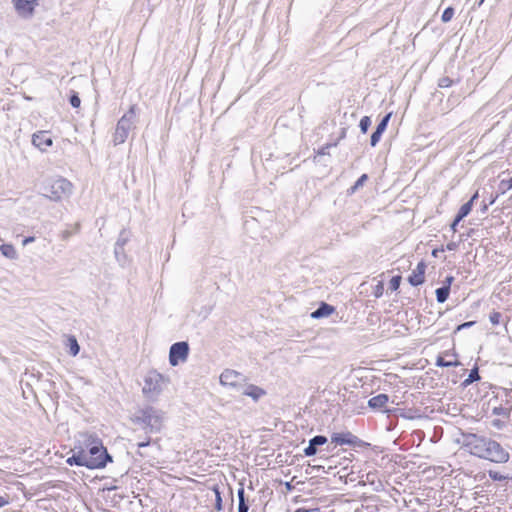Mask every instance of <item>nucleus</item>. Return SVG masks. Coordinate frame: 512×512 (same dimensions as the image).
Returning <instances> with one entry per match:
<instances>
[{"label": "nucleus", "instance_id": "obj_1", "mask_svg": "<svg viewBox=\"0 0 512 512\" xmlns=\"http://www.w3.org/2000/svg\"><path fill=\"white\" fill-rule=\"evenodd\" d=\"M461 443L471 455L494 463H506L510 457L500 443L485 436L463 433Z\"/></svg>", "mask_w": 512, "mask_h": 512}, {"label": "nucleus", "instance_id": "obj_2", "mask_svg": "<svg viewBox=\"0 0 512 512\" xmlns=\"http://www.w3.org/2000/svg\"><path fill=\"white\" fill-rule=\"evenodd\" d=\"M165 419V412L150 404L139 406L130 417L131 422L141 427L145 434L161 432Z\"/></svg>", "mask_w": 512, "mask_h": 512}, {"label": "nucleus", "instance_id": "obj_3", "mask_svg": "<svg viewBox=\"0 0 512 512\" xmlns=\"http://www.w3.org/2000/svg\"><path fill=\"white\" fill-rule=\"evenodd\" d=\"M82 440H79V445L76 448L86 450V457L88 460L105 462V466L113 461L112 456L108 453L107 449L103 446L102 440L92 433L81 434Z\"/></svg>", "mask_w": 512, "mask_h": 512}, {"label": "nucleus", "instance_id": "obj_4", "mask_svg": "<svg viewBox=\"0 0 512 512\" xmlns=\"http://www.w3.org/2000/svg\"><path fill=\"white\" fill-rule=\"evenodd\" d=\"M73 185L65 178L49 180L43 186V196L52 201H60L72 194Z\"/></svg>", "mask_w": 512, "mask_h": 512}, {"label": "nucleus", "instance_id": "obj_5", "mask_svg": "<svg viewBox=\"0 0 512 512\" xmlns=\"http://www.w3.org/2000/svg\"><path fill=\"white\" fill-rule=\"evenodd\" d=\"M136 106L132 105L130 109L119 119L113 136L115 146L123 144L128 138L129 132L134 127L136 117Z\"/></svg>", "mask_w": 512, "mask_h": 512}, {"label": "nucleus", "instance_id": "obj_6", "mask_svg": "<svg viewBox=\"0 0 512 512\" xmlns=\"http://www.w3.org/2000/svg\"><path fill=\"white\" fill-rule=\"evenodd\" d=\"M167 381L168 379L156 370L148 371L144 378V386L142 388L144 396L149 399L156 398L162 392L163 383Z\"/></svg>", "mask_w": 512, "mask_h": 512}, {"label": "nucleus", "instance_id": "obj_7", "mask_svg": "<svg viewBox=\"0 0 512 512\" xmlns=\"http://www.w3.org/2000/svg\"><path fill=\"white\" fill-rule=\"evenodd\" d=\"M72 456L68 457L66 463L70 466L86 467L88 469H102L105 468V462L88 460L86 457V450H80V448H74Z\"/></svg>", "mask_w": 512, "mask_h": 512}, {"label": "nucleus", "instance_id": "obj_8", "mask_svg": "<svg viewBox=\"0 0 512 512\" xmlns=\"http://www.w3.org/2000/svg\"><path fill=\"white\" fill-rule=\"evenodd\" d=\"M189 355V344L186 341L176 342L171 345L169 350V363L171 366H177L180 362H185Z\"/></svg>", "mask_w": 512, "mask_h": 512}, {"label": "nucleus", "instance_id": "obj_9", "mask_svg": "<svg viewBox=\"0 0 512 512\" xmlns=\"http://www.w3.org/2000/svg\"><path fill=\"white\" fill-rule=\"evenodd\" d=\"M331 442L335 445H349L353 447H362L365 443L353 433L347 431L342 433H333Z\"/></svg>", "mask_w": 512, "mask_h": 512}, {"label": "nucleus", "instance_id": "obj_10", "mask_svg": "<svg viewBox=\"0 0 512 512\" xmlns=\"http://www.w3.org/2000/svg\"><path fill=\"white\" fill-rule=\"evenodd\" d=\"M17 13L24 18H29L33 15L35 7L38 5V0H13Z\"/></svg>", "mask_w": 512, "mask_h": 512}, {"label": "nucleus", "instance_id": "obj_11", "mask_svg": "<svg viewBox=\"0 0 512 512\" xmlns=\"http://www.w3.org/2000/svg\"><path fill=\"white\" fill-rule=\"evenodd\" d=\"M426 267V263L423 260L417 264L416 268L408 277V282L411 286L417 287L424 283Z\"/></svg>", "mask_w": 512, "mask_h": 512}, {"label": "nucleus", "instance_id": "obj_12", "mask_svg": "<svg viewBox=\"0 0 512 512\" xmlns=\"http://www.w3.org/2000/svg\"><path fill=\"white\" fill-rule=\"evenodd\" d=\"M390 118H391V113H388L386 114L381 120L380 122L378 123V125L376 126V129L375 131L372 133L371 135V138H370V145L372 147H375L380 139H381V136L382 134L385 132V130L387 129V126H388V123L390 121Z\"/></svg>", "mask_w": 512, "mask_h": 512}, {"label": "nucleus", "instance_id": "obj_13", "mask_svg": "<svg viewBox=\"0 0 512 512\" xmlns=\"http://www.w3.org/2000/svg\"><path fill=\"white\" fill-rule=\"evenodd\" d=\"M32 144L42 151L52 146L53 140L46 131H39L32 136Z\"/></svg>", "mask_w": 512, "mask_h": 512}, {"label": "nucleus", "instance_id": "obj_14", "mask_svg": "<svg viewBox=\"0 0 512 512\" xmlns=\"http://www.w3.org/2000/svg\"><path fill=\"white\" fill-rule=\"evenodd\" d=\"M243 378L242 374L231 369L224 370L220 375V383L225 386H236Z\"/></svg>", "mask_w": 512, "mask_h": 512}, {"label": "nucleus", "instance_id": "obj_15", "mask_svg": "<svg viewBox=\"0 0 512 512\" xmlns=\"http://www.w3.org/2000/svg\"><path fill=\"white\" fill-rule=\"evenodd\" d=\"M327 443V437L324 435H316L308 442V446L304 449V455L311 457L317 454V447Z\"/></svg>", "mask_w": 512, "mask_h": 512}, {"label": "nucleus", "instance_id": "obj_16", "mask_svg": "<svg viewBox=\"0 0 512 512\" xmlns=\"http://www.w3.org/2000/svg\"><path fill=\"white\" fill-rule=\"evenodd\" d=\"M335 311V308L325 302H321L319 307L311 313L313 319H320L331 315Z\"/></svg>", "mask_w": 512, "mask_h": 512}, {"label": "nucleus", "instance_id": "obj_17", "mask_svg": "<svg viewBox=\"0 0 512 512\" xmlns=\"http://www.w3.org/2000/svg\"><path fill=\"white\" fill-rule=\"evenodd\" d=\"M389 401V396L387 394L381 393L378 394L368 400V406L371 409L378 410L383 408Z\"/></svg>", "mask_w": 512, "mask_h": 512}, {"label": "nucleus", "instance_id": "obj_18", "mask_svg": "<svg viewBox=\"0 0 512 512\" xmlns=\"http://www.w3.org/2000/svg\"><path fill=\"white\" fill-rule=\"evenodd\" d=\"M237 497H238V509H237V512H248L249 504H248V500L245 497V490H244V487L242 485H241V487L237 491Z\"/></svg>", "mask_w": 512, "mask_h": 512}, {"label": "nucleus", "instance_id": "obj_19", "mask_svg": "<svg viewBox=\"0 0 512 512\" xmlns=\"http://www.w3.org/2000/svg\"><path fill=\"white\" fill-rule=\"evenodd\" d=\"M244 395L251 397L253 400L257 401L262 395L265 394V391L255 385H249L243 392Z\"/></svg>", "mask_w": 512, "mask_h": 512}, {"label": "nucleus", "instance_id": "obj_20", "mask_svg": "<svg viewBox=\"0 0 512 512\" xmlns=\"http://www.w3.org/2000/svg\"><path fill=\"white\" fill-rule=\"evenodd\" d=\"M0 251L4 257L11 260L16 259L18 256L17 251L12 244H2L0 246Z\"/></svg>", "mask_w": 512, "mask_h": 512}, {"label": "nucleus", "instance_id": "obj_21", "mask_svg": "<svg viewBox=\"0 0 512 512\" xmlns=\"http://www.w3.org/2000/svg\"><path fill=\"white\" fill-rule=\"evenodd\" d=\"M492 414L509 418L511 414V406L507 407L502 404L494 405L492 407Z\"/></svg>", "mask_w": 512, "mask_h": 512}, {"label": "nucleus", "instance_id": "obj_22", "mask_svg": "<svg viewBox=\"0 0 512 512\" xmlns=\"http://www.w3.org/2000/svg\"><path fill=\"white\" fill-rule=\"evenodd\" d=\"M67 347L69 348V353L72 356H76L80 352V345H79L76 337L73 336V335H70L68 337V339H67Z\"/></svg>", "mask_w": 512, "mask_h": 512}, {"label": "nucleus", "instance_id": "obj_23", "mask_svg": "<svg viewBox=\"0 0 512 512\" xmlns=\"http://www.w3.org/2000/svg\"><path fill=\"white\" fill-rule=\"evenodd\" d=\"M472 210V201L464 203L456 215V222L463 220Z\"/></svg>", "mask_w": 512, "mask_h": 512}, {"label": "nucleus", "instance_id": "obj_24", "mask_svg": "<svg viewBox=\"0 0 512 512\" xmlns=\"http://www.w3.org/2000/svg\"><path fill=\"white\" fill-rule=\"evenodd\" d=\"M479 380H480V375H479L478 367H474L473 369L470 370L468 377L462 382V386L467 387L470 384H472L473 382H476Z\"/></svg>", "mask_w": 512, "mask_h": 512}, {"label": "nucleus", "instance_id": "obj_25", "mask_svg": "<svg viewBox=\"0 0 512 512\" xmlns=\"http://www.w3.org/2000/svg\"><path fill=\"white\" fill-rule=\"evenodd\" d=\"M435 293L437 302L444 303L449 297L450 288H448L447 286H441L436 289Z\"/></svg>", "mask_w": 512, "mask_h": 512}, {"label": "nucleus", "instance_id": "obj_26", "mask_svg": "<svg viewBox=\"0 0 512 512\" xmlns=\"http://www.w3.org/2000/svg\"><path fill=\"white\" fill-rule=\"evenodd\" d=\"M460 363L457 359L445 360L443 357L438 356L436 360V366L438 367H457Z\"/></svg>", "mask_w": 512, "mask_h": 512}, {"label": "nucleus", "instance_id": "obj_27", "mask_svg": "<svg viewBox=\"0 0 512 512\" xmlns=\"http://www.w3.org/2000/svg\"><path fill=\"white\" fill-rule=\"evenodd\" d=\"M114 254H115V258L118 261V263L122 266L125 265V263L127 261V255L124 252V248L115 246Z\"/></svg>", "mask_w": 512, "mask_h": 512}, {"label": "nucleus", "instance_id": "obj_28", "mask_svg": "<svg viewBox=\"0 0 512 512\" xmlns=\"http://www.w3.org/2000/svg\"><path fill=\"white\" fill-rule=\"evenodd\" d=\"M368 179V176L367 174H363L361 175L358 180L354 183L353 186H351L349 189H348V194H354L360 187H362L364 185V183L367 181Z\"/></svg>", "mask_w": 512, "mask_h": 512}, {"label": "nucleus", "instance_id": "obj_29", "mask_svg": "<svg viewBox=\"0 0 512 512\" xmlns=\"http://www.w3.org/2000/svg\"><path fill=\"white\" fill-rule=\"evenodd\" d=\"M129 241V233L126 230H121L118 239L115 243V246L123 247L126 245V243Z\"/></svg>", "mask_w": 512, "mask_h": 512}, {"label": "nucleus", "instance_id": "obj_30", "mask_svg": "<svg viewBox=\"0 0 512 512\" xmlns=\"http://www.w3.org/2000/svg\"><path fill=\"white\" fill-rule=\"evenodd\" d=\"M454 8L453 7H447L443 13H442V16H441V20L443 23H447L449 21H451V19L453 18L454 16Z\"/></svg>", "mask_w": 512, "mask_h": 512}, {"label": "nucleus", "instance_id": "obj_31", "mask_svg": "<svg viewBox=\"0 0 512 512\" xmlns=\"http://www.w3.org/2000/svg\"><path fill=\"white\" fill-rule=\"evenodd\" d=\"M371 125V119L368 116H363L360 120L359 127L363 134L367 133Z\"/></svg>", "mask_w": 512, "mask_h": 512}, {"label": "nucleus", "instance_id": "obj_32", "mask_svg": "<svg viewBox=\"0 0 512 512\" xmlns=\"http://www.w3.org/2000/svg\"><path fill=\"white\" fill-rule=\"evenodd\" d=\"M401 276L400 275H396V276H393L391 279H390V282H389V289L391 291H396L399 289L400 287V283H401Z\"/></svg>", "mask_w": 512, "mask_h": 512}, {"label": "nucleus", "instance_id": "obj_33", "mask_svg": "<svg viewBox=\"0 0 512 512\" xmlns=\"http://www.w3.org/2000/svg\"><path fill=\"white\" fill-rule=\"evenodd\" d=\"M69 103L73 108H79L81 104L80 97L77 92L72 91L69 97Z\"/></svg>", "mask_w": 512, "mask_h": 512}, {"label": "nucleus", "instance_id": "obj_34", "mask_svg": "<svg viewBox=\"0 0 512 512\" xmlns=\"http://www.w3.org/2000/svg\"><path fill=\"white\" fill-rule=\"evenodd\" d=\"M337 145H338V141H335L333 143H327L326 145H324L317 151V155H319V156L329 155V149L331 147H336Z\"/></svg>", "mask_w": 512, "mask_h": 512}, {"label": "nucleus", "instance_id": "obj_35", "mask_svg": "<svg viewBox=\"0 0 512 512\" xmlns=\"http://www.w3.org/2000/svg\"><path fill=\"white\" fill-rule=\"evenodd\" d=\"M453 83H454V81L451 78H449L448 76L441 77L438 80V86L440 88H448V87L452 86Z\"/></svg>", "mask_w": 512, "mask_h": 512}, {"label": "nucleus", "instance_id": "obj_36", "mask_svg": "<svg viewBox=\"0 0 512 512\" xmlns=\"http://www.w3.org/2000/svg\"><path fill=\"white\" fill-rule=\"evenodd\" d=\"M501 318H502V314L497 311H493L489 315V320L493 325H498L500 323Z\"/></svg>", "mask_w": 512, "mask_h": 512}, {"label": "nucleus", "instance_id": "obj_37", "mask_svg": "<svg viewBox=\"0 0 512 512\" xmlns=\"http://www.w3.org/2000/svg\"><path fill=\"white\" fill-rule=\"evenodd\" d=\"M488 475L494 481H502V480H506L508 478L507 476H504L494 470H489Z\"/></svg>", "mask_w": 512, "mask_h": 512}, {"label": "nucleus", "instance_id": "obj_38", "mask_svg": "<svg viewBox=\"0 0 512 512\" xmlns=\"http://www.w3.org/2000/svg\"><path fill=\"white\" fill-rule=\"evenodd\" d=\"M214 491H215V496H216V498H215V509L217 511H221L222 508H223L221 494H220L218 488H215Z\"/></svg>", "mask_w": 512, "mask_h": 512}, {"label": "nucleus", "instance_id": "obj_39", "mask_svg": "<svg viewBox=\"0 0 512 512\" xmlns=\"http://www.w3.org/2000/svg\"><path fill=\"white\" fill-rule=\"evenodd\" d=\"M383 292H384V285L382 282H378V284L374 288L373 295L376 298H380L383 295Z\"/></svg>", "mask_w": 512, "mask_h": 512}, {"label": "nucleus", "instance_id": "obj_40", "mask_svg": "<svg viewBox=\"0 0 512 512\" xmlns=\"http://www.w3.org/2000/svg\"><path fill=\"white\" fill-rule=\"evenodd\" d=\"M476 322L475 321H468V322H464L460 325L457 326L456 328V331H460L462 329H466V328H470L472 327Z\"/></svg>", "mask_w": 512, "mask_h": 512}, {"label": "nucleus", "instance_id": "obj_41", "mask_svg": "<svg viewBox=\"0 0 512 512\" xmlns=\"http://www.w3.org/2000/svg\"><path fill=\"white\" fill-rule=\"evenodd\" d=\"M453 281H454V277L453 276H447L445 278V281H444L442 286H447L448 288H450Z\"/></svg>", "mask_w": 512, "mask_h": 512}, {"label": "nucleus", "instance_id": "obj_42", "mask_svg": "<svg viewBox=\"0 0 512 512\" xmlns=\"http://www.w3.org/2000/svg\"><path fill=\"white\" fill-rule=\"evenodd\" d=\"M150 443H151V439L148 437L145 441L137 443V447L138 448H144V447L149 446Z\"/></svg>", "mask_w": 512, "mask_h": 512}, {"label": "nucleus", "instance_id": "obj_43", "mask_svg": "<svg viewBox=\"0 0 512 512\" xmlns=\"http://www.w3.org/2000/svg\"><path fill=\"white\" fill-rule=\"evenodd\" d=\"M492 426L501 429L504 426V423L499 419H495L492 421Z\"/></svg>", "mask_w": 512, "mask_h": 512}, {"label": "nucleus", "instance_id": "obj_44", "mask_svg": "<svg viewBox=\"0 0 512 512\" xmlns=\"http://www.w3.org/2000/svg\"><path fill=\"white\" fill-rule=\"evenodd\" d=\"M294 512H320V511L318 508H311V509L298 508Z\"/></svg>", "mask_w": 512, "mask_h": 512}, {"label": "nucleus", "instance_id": "obj_45", "mask_svg": "<svg viewBox=\"0 0 512 512\" xmlns=\"http://www.w3.org/2000/svg\"><path fill=\"white\" fill-rule=\"evenodd\" d=\"M458 247V244L455 243V242H449L447 245H446V249L449 250V251H454L456 250Z\"/></svg>", "mask_w": 512, "mask_h": 512}, {"label": "nucleus", "instance_id": "obj_46", "mask_svg": "<svg viewBox=\"0 0 512 512\" xmlns=\"http://www.w3.org/2000/svg\"><path fill=\"white\" fill-rule=\"evenodd\" d=\"M9 504V498L0 496V509Z\"/></svg>", "mask_w": 512, "mask_h": 512}, {"label": "nucleus", "instance_id": "obj_47", "mask_svg": "<svg viewBox=\"0 0 512 512\" xmlns=\"http://www.w3.org/2000/svg\"><path fill=\"white\" fill-rule=\"evenodd\" d=\"M34 241V237H26L24 240H23V245H26L30 242H33Z\"/></svg>", "mask_w": 512, "mask_h": 512}, {"label": "nucleus", "instance_id": "obj_48", "mask_svg": "<svg viewBox=\"0 0 512 512\" xmlns=\"http://www.w3.org/2000/svg\"><path fill=\"white\" fill-rule=\"evenodd\" d=\"M285 488L287 491H292L294 486L291 484V482H286L285 483Z\"/></svg>", "mask_w": 512, "mask_h": 512}, {"label": "nucleus", "instance_id": "obj_49", "mask_svg": "<svg viewBox=\"0 0 512 512\" xmlns=\"http://www.w3.org/2000/svg\"><path fill=\"white\" fill-rule=\"evenodd\" d=\"M459 224V222H456V218L453 220L452 224H451V229L455 232L456 231V227L457 225Z\"/></svg>", "mask_w": 512, "mask_h": 512}, {"label": "nucleus", "instance_id": "obj_50", "mask_svg": "<svg viewBox=\"0 0 512 512\" xmlns=\"http://www.w3.org/2000/svg\"><path fill=\"white\" fill-rule=\"evenodd\" d=\"M479 197L478 195V192L474 193V195L471 197V199L469 201H472V204L474 203L475 200H477Z\"/></svg>", "mask_w": 512, "mask_h": 512}, {"label": "nucleus", "instance_id": "obj_51", "mask_svg": "<svg viewBox=\"0 0 512 512\" xmlns=\"http://www.w3.org/2000/svg\"><path fill=\"white\" fill-rule=\"evenodd\" d=\"M443 251H444V249L442 248V249H441V252H443ZM439 252H440V250H438V249H434V250L432 251V255H433L434 257H437Z\"/></svg>", "mask_w": 512, "mask_h": 512}, {"label": "nucleus", "instance_id": "obj_52", "mask_svg": "<svg viewBox=\"0 0 512 512\" xmlns=\"http://www.w3.org/2000/svg\"><path fill=\"white\" fill-rule=\"evenodd\" d=\"M345 136H346V129L343 128L342 131H341L340 139L345 138Z\"/></svg>", "mask_w": 512, "mask_h": 512}, {"label": "nucleus", "instance_id": "obj_53", "mask_svg": "<svg viewBox=\"0 0 512 512\" xmlns=\"http://www.w3.org/2000/svg\"><path fill=\"white\" fill-rule=\"evenodd\" d=\"M512 188V178L508 181L507 189Z\"/></svg>", "mask_w": 512, "mask_h": 512}, {"label": "nucleus", "instance_id": "obj_54", "mask_svg": "<svg viewBox=\"0 0 512 512\" xmlns=\"http://www.w3.org/2000/svg\"><path fill=\"white\" fill-rule=\"evenodd\" d=\"M487 210V205L484 203L482 206V212H485Z\"/></svg>", "mask_w": 512, "mask_h": 512}, {"label": "nucleus", "instance_id": "obj_55", "mask_svg": "<svg viewBox=\"0 0 512 512\" xmlns=\"http://www.w3.org/2000/svg\"><path fill=\"white\" fill-rule=\"evenodd\" d=\"M484 1H485V0H479V1H478V3H477V5H478V6H481V5L483 4V2H484Z\"/></svg>", "mask_w": 512, "mask_h": 512}, {"label": "nucleus", "instance_id": "obj_56", "mask_svg": "<svg viewBox=\"0 0 512 512\" xmlns=\"http://www.w3.org/2000/svg\"><path fill=\"white\" fill-rule=\"evenodd\" d=\"M69 235H70L69 232H65L63 238H67V237H69Z\"/></svg>", "mask_w": 512, "mask_h": 512}]
</instances>
